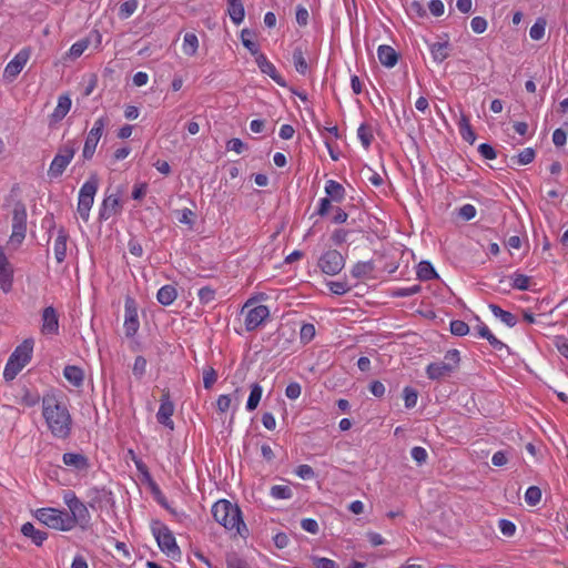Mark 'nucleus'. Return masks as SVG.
<instances>
[{"mask_svg":"<svg viewBox=\"0 0 568 568\" xmlns=\"http://www.w3.org/2000/svg\"><path fill=\"white\" fill-rule=\"evenodd\" d=\"M42 416L53 437L65 439L72 429V417L64 400L54 392L42 396Z\"/></svg>","mask_w":568,"mask_h":568,"instance_id":"1","label":"nucleus"},{"mask_svg":"<svg viewBox=\"0 0 568 568\" xmlns=\"http://www.w3.org/2000/svg\"><path fill=\"white\" fill-rule=\"evenodd\" d=\"M212 515L215 521L227 530L234 529L241 534V528H245L241 509L226 499H221L213 505Z\"/></svg>","mask_w":568,"mask_h":568,"instance_id":"2","label":"nucleus"},{"mask_svg":"<svg viewBox=\"0 0 568 568\" xmlns=\"http://www.w3.org/2000/svg\"><path fill=\"white\" fill-rule=\"evenodd\" d=\"M34 341L24 339L16 347L4 366L3 378L7 382L13 381L16 376L29 364L32 358Z\"/></svg>","mask_w":568,"mask_h":568,"instance_id":"3","label":"nucleus"},{"mask_svg":"<svg viewBox=\"0 0 568 568\" xmlns=\"http://www.w3.org/2000/svg\"><path fill=\"white\" fill-rule=\"evenodd\" d=\"M77 149L78 145L75 140H68L58 149V152L48 170V176L50 179H58L63 174L67 166L71 163Z\"/></svg>","mask_w":568,"mask_h":568,"instance_id":"4","label":"nucleus"},{"mask_svg":"<svg viewBox=\"0 0 568 568\" xmlns=\"http://www.w3.org/2000/svg\"><path fill=\"white\" fill-rule=\"evenodd\" d=\"M27 206L22 201H17L12 210V233L8 244L19 247L27 235Z\"/></svg>","mask_w":568,"mask_h":568,"instance_id":"5","label":"nucleus"},{"mask_svg":"<svg viewBox=\"0 0 568 568\" xmlns=\"http://www.w3.org/2000/svg\"><path fill=\"white\" fill-rule=\"evenodd\" d=\"M98 187L99 178L97 174H91L79 191L78 213L84 222L89 220Z\"/></svg>","mask_w":568,"mask_h":568,"instance_id":"6","label":"nucleus"},{"mask_svg":"<svg viewBox=\"0 0 568 568\" xmlns=\"http://www.w3.org/2000/svg\"><path fill=\"white\" fill-rule=\"evenodd\" d=\"M36 518L49 528L60 531L72 530L69 524L67 510L40 508L36 511Z\"/></svg>","mask_w":568,"mask_h":568,"instance_id":"7","label":"nucleus"},{"mask_svg":"<svg viewBox=\"0 0 568 568\" xmlns=\"http://www.w3.org/2000/svg\"><path fill=\"white\" fill-rule=\"evenodd\" d=\"M153 536L156 539L159 548L171 558H176L181 555L180 548L176 544L173 532L160 523L152 527Z\"/></svg>","mask_w":568,"mask_h":568,"instance_id":"8","label":"nucleus"},{"mask_svg":"<svg viewBox=\"0 0 568 568\" xmlns=\"http://www.w3.org/2000/svg\"><path fill=\"white\" fill-rule=\"evenodd\" d=\"M110 123L106 115L100 116L94 121L92 129L89 131L82 150V158L89 161L93 158L98 143L103 134L105 126Z\"/></svg>","mask_w":568,"mask_h":568,"instance_id":"9","label":"nucleus"},{"mask_svg":"<svg viewBox=\"0 0 568 568\" xmlns=\"http://www.w3.org/2000/svg\"><path fill=\"white\" fill-rule=\"evenodd\" d=\"M344 265L345 260L337 250L326 251L318 260V267L327 275L338 274Z\"/></svg>","mask_w":568,"mask_h":568,"instance_id":"10","label":"nucleus"},{"mask_svg":"<svg viewBox=\"0 0 568 568\" xmlns=\"http://www.w3.org/2000/svg\"><path fill=\"white\" fill-rule=\"evenodd\" d=\"M31 57V49L23 48L21 49L14 58L6 65L3 71V79L8 82H12L19 75V73L23 70L27 62Z\"/></svg>","mask_w":568,"mask_h":568,"instance_id":"11","label":"nucleus"},{"mask_svg":"<svg viewBox=\"0 0 568 568\" xmlns=\"http://www.w3.org/2000/svg\"><path fill=\"white\" fill-rule=\"evenodd\" d=\"M70 513H68V519L71 529L79 526L82 530H87L90 527L91 515L87 505L81 500L75 503L73 506L70 505Z\"/></svg>","mask_w":568,"mask_h":568,"instance_id":"12","label":"nucleus"},{"mask_svg":"<svg viewBox=\"0 0 568 568\" xmlns=\"http://www.w3.org/2000/svg\"><path fill=\"white\" fill-rule=\"evenodd\" d=\"M174 409L175 407L174 403L171 400L170 392L164 390L160 399V407L156 413V420L159 424L163 425L170 430L174 429V422L172 419Z\"/></svg>","mask_w":568,"mask_h":568,"instance_id":"13","label":"nucleus"},{"mask_svg":"<svg viewBox=\"0 0 568 568\" xmlns=\"http://www.w3.org/2000/svg\"><path fill=\"white\" fill-rule=\"evenodd\" d=\"M14 270L9 262L3 247L0 245V288L4 293H9L13 285Z\"/></svg>","mask_w":568,"mask_h":568,"instance_id":"14","label":"nucleus"},{"mask_svg":"<svg viewBox=\"0 0 568 568\" xmlns=\"http://www.w3.org/2000/svg\"><path fill=\"white\" fill-rule=\"evenodd\" d=\"M40 331L43 335H57L59 333V315L53 306L43 308Z\"/></svg>","mask_w":568,"mask_h":568,"instance_id":"15","label":"nucleus"},{"mask_svg":"<svg viewBox=\"0 0 568 568\" xmlns=\"http://www.w3.org/2000/svg\"><path fill=\"white\" fill-rule=\"evenodd\" d=\"M270 310L266 305H257L250 308L245 315V328L247 332L256 329L267 317Z\"/></svg>","mask_w":568,"mask_h":568,"instance_id":"16","label":"nucleus"},{"mask_svg":"<svg viewBox=\"0 0 568 568\" xmlns=\"http://www.w3.org/2000/svg\"><path fill=\"white\" fill-rule=\"evenodd\" d=\"M123 327L128 337H133L140 327L138 311L134 301L131 298L125 301V318Z\"/></svg>","mask_w":568,"mask_h":568,"instance_id":"17","label":"nucleus"},{"mask_svg":"<svg viewBox=\"0 0 568 568\" xmlns=\"http://www.w3.org/2000/svg\"><path fill=\"white\" fill-rule=\"evenodd\" d=\"M255 62L262 73L267 74L280 87H286V81L277 72L275 65L267 59V57L264 53L260 52L258 54H256Z\"/></svg>","mask_w":568,"mask_h":568,"instance_id":"18","label":"nucleus"},{"mask_svg":"<svg viewBox=\"0 0 568 568\" xmlns=\"http://www.w3.org/2000/svg\"><path fill=\"white\" fill-rule=\"evenodd\" d=\"M62 462L65 466L71 467L78 471L88 470L90 467L89 459L81 453H64Z\"/></svg>","mask_w":568,"mask_h":568,"instance_id":"19","label":"nucleus"},{"mask_svg":"<svg viewBox=\"0 0 568 568\" xmlns=\"http://www.w3.org/2000/svg\"><path fill=\"white\" fill-rule=\"evenodd\" d=\"M307 48L305 44H297L292 54L293 64L297 73L305 75L308 71V63L306 61Z\"/></svg>","mask_w":568,"mask_h":568,"instance_id":"20","label":"nucleus"},{"mask_svg":"<svg viewBox=\"0 0 568 568\" xmlns=\"http://www.w3.org/2000/svg\"><path fill=\"white\" fill-rule=\"evenodd\" d=\"M69 234L64 227L58 230V235L54 241L53 251L58 263L64 262L67 257V242Z\"/></svg>","mask_w":568,"mask_h":568,"instance_id":"21","label":"nucleus"},{"mask_svg":"<svg viewBox=\"0 0 568 568\" xmlns=\"http://www.w3.org/2000/svg\"><path fill=\"white\" fill-rule=\"evenodd\" d=\"M379 62L386 68H393L398 61V53L390 45H379L377 49Z\"/></svg>","mask_w":568,"mask_h":568,"instance_id":"22","label":"nucleus"},{"mask_svg":"<svg viewBox=\"0 0 568 568\" xmlns=\"http://www.w3.org/2000/svg\"><path fill=\"white\" fill-rule=\"evenodd\" d=\"M120 206V200L116 195L106 196L101 205L99 217L100 220H109L113 216Z\"/></svg>","mask_w":568,"mask_h":568,"instance_id":"23","label":"nucleus"},{"mask_svg":"<svg viewBox=\"0 0 568 568\" xmlns=\"http://www.w3.org/2000/svg\"><path fill=\"white\" fill-rule=\"evenodd\" d=\"M71 99L68 95H60L58 99V105L50 115L51 123L60 122L71 109Z\"/></svg>","mask_w":568,"mask_h":568,"instance_id":"24","label":"nucleus"},{"mask_svg":"<svg viewBox=\"0 0 568 568\" xmlns=\"http://www.w3.org/2000/svg\"><path fill=\"white\" fill-rule=\"evenodd\" d=\"M453 372L448 366L444 365L442 362L430 363L426 367V375L429 379L438 381L440 378L450 376Z\"/></svg>","mask_w":568,"mask_h":568,"instance_id":"25","label":"nucleus"},{"mask_svg":"<svg viewBox=\"0 0 568 568\" xmlns=\"http://www.w3.org/2000/svg\"><path fill=\"white\" fill-rule=\"evenodd\" d=\"M21 532L23 536L30 538L37 546H41L48 538V534L45 531L37 529L31 523L23 524Z\"/></svg>","mask_w":568,"mask_h":568,"instance_id":"26","label":"nucleus"},{"mask_svg":"<svg viewBox=\"0 0 568 568\" xmlns=\"http://www.w3.org/2000/svg\"><path fill=\"white\" fill-rule=\"evenodd\" d=\"M64 378L74 387H80L83 384V371L75 365H68L63 369Z\"/></svg>","mask_w":568,"mask_h":568,"instance_id":"27","label":"nucleus"},{"mask_svg":"<svg viewBox=\"0 0 568 568\" xmlns=\"http://www.w3.org/2000/svg\"><path fill=\"white\" fill-rule=\"evenodd\" d=\"M450 45L448 41L429 44V51L435 62L442 63L449 55Z\"/></svg>","mask_w":568,"mask_h":568,"instance_id":"28","label":"nucleus"},{"mask_svg":"<svg viewBox=\"0 0 568 568\" xmlns=\"http://www.w3.org/2000/svg\"><path fill=\"white\" fill-rule=\"evenodd\" d=\"M178 297L176 288L173 285H164L156 293L158 302L163 306L171 305Z\"/></svg>","mask_w":568,"mask_h":568,"instance_id":"29","label":"nucleus"},{"mask_svg":"<svg viewBox=\"0 0 568 568\" xmlns=\"http://www.w3.org/2000/svg\"><path fill=\"white\" fill-rule=\"evenodd\" d=\"M325 193L334 202H342L345 196V189L341 183L328 180L325 184Z\"/></svg>","mask_w":568,"mask_h":568,"instance_id":"30","label":"nucleus"},{"mask_svg":"<svg viewBox=\"0 0 568 568\" xmlns=\"http://www.w3.org/2000/svg\"><path fill=\"white\" fill-rule=\"evenodd\" d=\"M488 307L494 314V316L499 318L508 327H514L517 324V317L513 313L503 310L500 306L496 304H489Z\"/></svg>","mask_w":568,"mask_h":568,"instance_id":"31","label":"nucleus"},{"mask_svg":"<svg viewBox=\"0 0 568 568\" xmlns=\"http://www.w3.org/2000/svg\"><path fill=\"white\" fill-rule=\"evenodd\" d=\"M416 275H417V278L420 281H429V280L438 277L437 272L435 271L434 266L428 261H422L417 265Z\"/></svg>","mask_w":568,"mask_h":568,"instance_id":"32","label":"nucleus"},{"mask_svg":"<svg viewBox=\"0 0 568 568\" xmlns=\"http://www.w3.org/2000/svg\"><path fill=\"white\" fill-rule=\"evenodd\" d=\"M374 268L373 261L358 262L352 267L351 274L355 278H363L372 274Z\"/></svg>","mask_w":568,"mask_h":568,"instance_id":"33","label":"nucleus"},{"mask_svg":"<svg viewBox=\"0 0 568 568\" xmlns=\"http://www.w3.org/2000/svg\"><path fill=\"white\" fill-rule=\"evenodd\" d=\"M183 52L187 57H193L199 49V39L194 33H185L183 38Z\"/></svg>","mask_w":568,"mask_h":568,"instance_id":"34","label":"nucleus"},{"mask_svg":"<svg viewBox=\"0 0 568 568\" xmlns=\"http://www.w3.org/2000/svg\"><path fill=\"white\" fill-rule=\"evenodd\" d=\"M110 495L109 491L104 488H91L88 491V498H89V506L93 509L97 508V506H100L101 503L106 498V496Z\"/></svg>","mask_w":568,"mask_h":568,"instance_id":"35","label":"nucleus"},{"mask_svg":"<svg viewBox=\"0 0 568 568\" xmlns=\"http://www.w3.org/2000/svg\"><path fill=\"white\" fill-rule=\"evenodd\" d=\"M262 394H263L262 386L257 383L252 384L251 393H250L248 399L246 402V409L248 412L256 409V407L258 406V403L262 398Z\"/></svg>","mask_w":568,"mask_h":568,"instance_id":"36","label":"nucleus"},{"mask_svg":"<svg viewBox=\"0 0 568 568\" xmlns=\"http://www.w3.org/2000/svg\"><path fill=\"white\" fill-rule=\"evenodd\" d=\"M357 136L364 146V149H368L374 140L373 131L369 125L366 123H362L357 129Z\"/></svg>","mask_w":568,"mask_h":568,"instance_id":"37","label":"nucleus"},{"mask_svg":"<svg viewBox=\"0 0 568 568\" xmlns=\"http://www.w3.org/2000/svg\"><path fill=\"white\" fill-rule=\"evenodd\" d=\"M227 11H229L231 20L235 24H240L244 20L245 10H244L242 2L229 3Z\"/></svg>","mask_w":568,"mask_h":568,"instance_id":"38","label":"nucleus"},{"mask_svg":"<svg viewBox=\"0 0 568 568\" xmlns=\"http://www.w3.org/2000/svg\"><path fill=\"white\" fill-rule=\"evenodd\" d=\"M253 32L248 29H243L241 31V41L242 44L253 54L256 55L260 53V47L256 42L251 40Z\"/></svg>","mask_w":568,"mask_h":568,"instance_id":"39","label":"nucleus"},{"mask_svg":"<svg viewBox=\"0 0 568 568\" xmlns=\"http://www.w3.org/2000/svg\"><path fill=\"white\" fill-rule=\"evenodd\" d=\"M270 495L275 499H290L293 497V490L288 485H274Z\"/></svg>","mask_w":568,"mask_h":568,"instance_id":"40","label":"nucleus"},{"mask_svg":"<svg viewBox=\"0 0 568 568\" xmlns=\"http://www.w3.org/2000/svg\"><path fill=\"white\" fill-rule=\"evenodd\" d=\"M511 287L515 290L527 291L530 287L531 278L525 274L516 272L511 275Z\"/></svg>","mask_w":568,"mask_h":568,"instance_id":"41","label":"nucleus"},{"mask_svg":"<svg viewBox=\"0 0 568 568\" xmlns=\"http://www.w3.org/2000/svg\"><path fill=\"white\" fill-rule=\"evenodd\" d=\"M459 362H460V354H459V351H457V349H449L445 354L444 361H442V363L444 365L448 366L453 373L458 368Z\"/></svg>","mask_w":568,"mask_h":568,"instance_id":"42","label":"nucleus"},{"mask_svg":"<svg viewBox=\"0 0 568 568\" xmlns=\"http://www.w3.org/2000/svg\"><path fill=\"white\" fill-rule=\"evenodd\" d=\"M547 21L544 18H538L529 30V36L532 40H541L545 36Z\"/></svg>","mask_w":568,"mask_h":568,"instance_id":"43","label":"nucleus"},{"mask_svg":"<svg viewBox=\"0 0 568 568\" xmlns=\"http://www.w3.org/2000/svg\"><path fill=\"white\" fill-rule=\"evenodd\" d=\"M406 11L412 17L424 18L426 17V9L420 0H412L407 3Z\"/></svg>","mask_w":568,"mask_h":568,"instance_id":"44","label":"nucleus"},{"mask_svg":"<svg viewBox=\"0 0 568 568\" xmlns=\"http://www.w3.org/2000/svg\"><path fill=\"white\" fill-rule=\"evenodd\" d=\"M139 2L138 0H126L121 3L119 8V17L121 19L130 18L138 9Z\"/></svg>","mask_w":568,"mask_h":568,"instance_id":"45","label":"nucleus"},{"mask_svg":"<svg viewBox=\"0 0 568 568\" xmlns=\"http://www.w3.org/2000/svg\"><path fill=\"white\" fill-rule=\"evenodd\" d=\"M90 44V40L88 38L81 39L73 43L69 50V57L72 59H77L82 55V53L88 49Z\"/></svg>","mask_w":568,"mask_h":568,"instance_id":"46","label":"nucleus"},{"mask_svg":"<svg viewBox=\"0 0 568 568\" xmlns=\"http://www.w3.org/2000/svg\"><path fill=\"white\" fill-rule=\"evenodd\" d=\"M535 150L532 148H526L516 158H513V161L519 165H526L531 163L535 160Z\"/></svg>","mask_w":568,"mask_h":568,"instance_id":"47","label":"nucleus"},{"mask_svg":"<svg viewBox=\"0 0 568 568\" xmlns=\"http://www.w3.org/2000/svg\"><path fill=\"white\" fill-rule=\"evenodd\" d=\"M541 499V490L537 486H530L525 493V500L530 506H536Z\"/></svg>","mask_w":568,"mask_h":568,"instance_id":"48","label":"nucleus"},{"mask_svg":"<svg viewBox=\"0 0 568 568\" xmlns=\"http://www.w3.org/2000/svg\"><path fill=\"white\" fill-rule=\"evenodd\" d=\"M450 332L456 336H465L469 332V326L466 322L460 320H454L450 322Z\"/></svg>","mask_w":568,"mask_h":568,"instance_id":"49","label":"nucleus"},{"mask_svg":"<svg viewBox=\"0 0 568 568\" xmlns=\"http://www.w3.org/2000/svg\"><path fill=\"white\" fill-rule=\"evenodd\" d=\"M406 408H413L417 404L418 393L413 387H405L403 390Z\"/></svg>","mask_w":568,"mask_h":568,"instance_id":"50","label":"nucleus"},{"mask_svg":"<svg viewBox=\"0 0 568 568\" xmlns=\"http://www.w3.org/2000/svg\"><path fill=\"white\" fill-rule=\"evenodd\" d=\"M315 336V326L311 323H305L302 325L300 331L301 342L304 344L310 343Z\"/></svg>","mask_w":568,"mask_h":568,"instance_id":"51","label":"nucleus"},{"mask_svg":"<svg viewBox=\"0 0 568 568\" xmlns=\"http://www.w3.org/2000/svg\"><path fill=\"white\" fill-rule=\"evenodd\" d=\"M217 381V373L213 367L203 371V386L205 389H211Z\"/></svg>","mask_w":568,"mask_h":568,"instance_id":"52","label":"nucleus"},{"mask_svg":"<svg viewBox=\"0 0 568 568\" xmlns=\"http://www.w3.org/2000/svg\"><path fill=\"white\" fill-rule=\"evenodd\" d=\"M327 285L329 291L336 295H344L351 291V286L347 284V282L332 281Z\"/></svg>","mask_w":568,"mask_h":568,"instance_id":"53","label":"nucleus"},{"mask_svg":"<svg viewBox=\"0 0 568 568\" xmlns=\"http://www.w3.org/2000/svg\"><path fill=\"white\" fill-rule=\"evenodd\" d=\"M146 359L143 356H136L133 364V375L136 378H142L146 371Z\"/></svg>","mask_w":568,"mask_h":568,"instance_id":"54","label":"nucleus"},{"mask_svg":"<svg viewBox=\"0 0 568 568\" xmlns=\"http://www.w3.org/2000/svg\"><path fill=\"white\" fill-rule=\"evenodd\" d=\"M199 300L202 304L206 305L215 300V291L210 286H204L199 290Z\"/></svg>","mask_w":568,"mask_h":568,"instance_id":"55","label":"nucleus"},{"mask_svg":"<svg viewBox=\"0 0 568 568\" xmlns=\"http://www.w3.org/2000/svg\"><path fill=\"white\" fill-rule=\"evenodd\" d=\"M42 402V397H40L37 393H31L28 389H24L23 395L21 397V403L28 407L36 406L39 402Z\"/></svg>","mask_w":568,"mask_h":568,"instance_id":"56","label":"nucleus"},{"mask_svg":"<svg viewBox=\"0 0 568 568\" xmlns=\"http://www.w3.org/2000/svg\"><path fill=\"white\" fill-rule=\"evenodd\" d=\"M498 528L506 537H513L516 532V525L508 519H500L498 521Z\"/></svg>","mask_w":568,"mask_h":568,"instance_id":"57","label":"nucleus"},{"mask_svg":"<svg viewBox=\"0 0 568 568\" xmlns=\"http://www.w3.org/2000/svg\"><path fill=\"white\" fill-rule=\"evenodd\" d=\"M311 559L316 568H338L337 564L329 558L313 556Z\"/></svg>","mask_w":568,"mask_h":568,"instance_id":"58","label":"nucleus"},{"mask_svg":"<svg viewBox=\"0 0 568 568\" xmlns=\"http://www.w3.org/2000/svg\"><path fill=\"white\" fill-rule=\"evenodd\" d=\"M412 458L418 464L423 465L426 463L428 454L425 448L420 446H415L410 450Z\"/></svg>","mask_w":568,"mask_h":568,"instance_id":"59","label":"nucleus"},{"mask_svg":"<svg viewBox=\"0 0 568 568\" xmlns=\"http://www.w3.org/2000/svg\"><path fill=\"white\" fill-rule=\"evenodd\" d=\"M422 287L420 285H413L409 287H402L396 291H394L393 296L395 297H408L415 294H418L420 292Z\"/></svg>","mask_w":568,"mask_h":568,"instance_id":"60","label":"nucleus"},{"mask_svg":"<svg viewBox=\"0 0 568 568\" xmlns=\"http://www.w3.org/2000/svg\"><path fill=\"white\" fill-rule=\"evenodd\" d=\"M471 30L475 33H484L487 29V21L483 17H474L470 22Z\"/></svg>","mask_w":568,"mask_h":568,"instance_id":"61","label":"nucleus"},{"mask_svg":"<svg viewBox=\"0 0 568 568\" xmlns=\"http://www.w3.org/2000/svg\"><path fill=\"white\" fill-rule=\"evenodd\" d=\"M295 474L302 479H312L315 477L314 469L306 464L297 466Z\"/></svg>","mask_w":568,"mask_h":568,"instance_id":"62","label":"nucleus"},{"mask_svg":"<svg viewBox=\"0 0 568 568\" xmlns=\"http://www.w3.org/2000/svg\"><path fill=\"white\" fill-rule=\"evenodd\" d=\"M302 387L298 383H290L285 388V395L290 399H297L301 396Z\"/></svg>","mask_w":568,"mask_h":568,"instance_id":"63","label":"nucleus"},{"mask_svg":"<svg viewBox=\"0 0 568 568\" xmlns=\"http://www.w3.org/2000/svg\"><path fill=\"white\" fill-rule=\"evenodd\" d=\"M226 149L229 151H234L237 154H241L246 149V145L242 142L241 139L233 138L227 141Z\"/></svg>","mask_w":568,"mask_h":568,"instance_id":"64","label":"nucleus"}]
</instances>
